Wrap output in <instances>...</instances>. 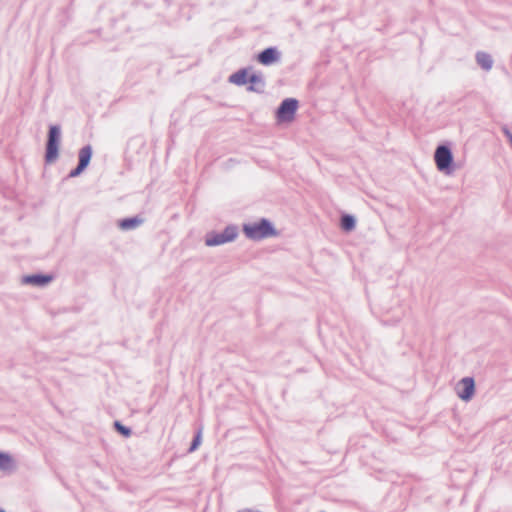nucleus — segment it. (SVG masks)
I'll return each instance as SVG.
<instances>
[{
    "instance_id": "4",
    "label": "nucleus",
    "mask_w": 512,
    "mask_h": 512,
    "mask_svg": "<svg viewBox=\"0 0 512 512\" xmlns=\"http://www.w3.org/2000/svg\"><path fill=\"white\" fill-rule=\"evenodd\" d=\"M298 109V101L293 98L285 99L277 110L276 118L279 123H289L293 121Z\"/></svg>"
},
{
    "instance_id": "19",
    "label": "nucleus",
    "mask_w": 512,
    "mask_h": 512,
    "mask_svg": "<svg viewBox=\"0 0 512 512\" xmlns=\"http://www.w3.org/2000/svg\"><path fill=\"white\" fill-rule=\"evenodd\" d=\"M509 142H510V144L512 145V138H511V140H509Z\"/></svg>"
},
{
    "instance_id": "8",
    "label": "nucleus",
    "mask_w": 512,
    "mask_h": 512,
    "mask_svg": "<svg viewBox=\"0 0 512 512\" xmlns=\"http://www.w3.org/2000/svg\"><path fill=\"white\" fill-rule=\"evenodd\" d=\"M279 59H280V53L274 47H270V48L263 50L257 56V61L260 64L265 65V66L271 65V64L277 62Z\"/></svg>"
},
{
    "instance_id": "9",
    "label": "nucleus",
    "mask_w": 512,
    "mask_h": 512,
    "mask_svg": "<svg viewBox=\"0 0 512 512\" xmlns=\"http://www.w3.org/2000/svg\"><path fill=\"white\" fill-rule=\"evenodd\" d=\"M476 62L477 64L485 71H490L493 67V58L490 54L479 51L476 53Z\"/></svg>"
},
{
    "instance_id": "18",
    "label": "nucleus",
    "mask_w": 512,
    "mask_h": 512,
    "mask_svg": "<svg viewBox=\"0 0 512 512\" xmlns=\"http://www.w3.org/2000/svg\"><path fill=\"white\" fill-rule=\"evenodd\" d=\"M502 132L504 133V135L508 138V140H511L512 138V133L510 132V130L506 127V126H503L502 127Z\"/></svg>"
},
{
    "instance_id": "14",
    "label": "nucleus",
    "mask_w": 512,
    "mask_h": 512,
    "mask_svg": "<svg viewBox=\"0 0 512 512\" xmlns=\"http://www.w3.org/2000/svg\"><path fill=\"white\" fill-rule=\"evenodd\" d=\"M247 84H250V87H249L250 90L257 91L258 86H260L262 84V79L259 75L255 74L251 70H249Z\"/></svg>"
},
{
    "instance_id": "16",
    "label": "nucleus",
    "mask_w": 512,
    "mask_h": 512,
    "mask_svg": "<svg viewBox=\"0 0 512 512\" xmlns=\"http://www.w3.org/2000/svg\"><path fill=\"white\" fill-rule=\"evenodd\" d=\"M201 441H202V433H201V430H200V431H198L197 435L195 436L189 451L190 452L195 451L200 446Z\"/></svg>"
},
{
    "instance_id": "20",
    "label": "nucleus",
    "mask_w": 512,
    "mask_h": 512,
    "mask_svg": "<svg viewBox=\"0 0 512 512\" xmlns=\"http://www.w3.org/2000/svg\"><path fill=\"white\" fill-rule=\"evenodd\" d=\"M0 512H4V511L0 509Z\"/></svg>"
},
{
    "instance_id": "13",
    "label": "nucleus",
    "mask_w": 512,
    "mask_h": 512,
    "mask_svg": "<svg viewBox=\"0 0 512 512\" xmlns=\"http://www.w3.org/2000/svg\"><path fill=\"white\" fill-rule=\"evenodd\" d=\"M142 223V219L138 217L123 219L119 222L122 230H130L138 227Z\"/></svg>"
},
{
    "instance_id": "12",
    "label": "nucleus",
    "mask_w": 512,
    "mask_h": 512,
    "mask_svg": "<svg viewBox=\"0 0 512 512\" xmlns=\"http://www.w3.org/2000/svg\"><path fill=\"white\" fill-rule=\"evenodd\" d=\"M356 226V219L354 216L345 214L341 217V228L346 231L350 232L355 229Z\"/></svg>"
},
{
    "instance_id": "1",
    "label": "nucleus",
    "mask_w": 512,
    "mask_h": 512,
    "mask_svg": "<svg viewBox=\"0 0 512 512\" xmlns=\"http://www.w3.org/2000/svg\"><path fill=\"white\" fill-rule=\"evenodd\" d=\"M243 231L248 238L253 240H260L276 235V231L271 223L265 219L244 225Z\"/></svg>"
},
{
    "instance_id": "6",
    "label": "nucleus",
    "mask_w": 512,
    "mask_h": 512,
    "mask_svg": "<svg viewBox=\"0 0 512 512\" xmlns=\"http://www.w3.org/2000/svg\"><path fill=\"white\" fill-rule=\"evenodd\" d=\"M457 396L463 401H469L472 399L475 393V382L471 377H465L461 379L456 388Z\"/></svg>"
},
{
    "instance_id": "11",
    "label": "nucleus",
    "mask_w": 512,
    "mask_h": 512,
    "mask_svg": "<svg viewBox=\"0 0 512 512\" xmlns=\"http://www.w3.org/2000/svg\"><path fill=\"white\" fill-rule=\"evenodd\" d=\"M52 280L51 276H43V275H33L28 276L24 279L25 283L36 285V286H42L47 283H49Z\"/></svg>"
},
{
    "instance_id": "5",
    "label": "nucleus",
    "mask_w": 512,
    "mask_h": 512,
    "mask_svg": "<svg viewBox=\"0 0 512 512\" xmlns=\"http://www.w3.org/2000/svg\"><path fill=\"white\" fill-rule=\"evenodd\" d=\"M237 236L235 227H227L222 233H211L206 236L207 246H217L233 241Z\"/></svg>"
},
{
    "instance_id": "3",
    "label": "nucleus",
    "mask_w": 512,
    "mask_h": 512,
    "mask_svg": "<svg viewBox=\"0 0 512 512\" xmlns=\"http://www.w3.org/2000/svg\"><path fill=\"white\" fill-rule=\"evenodd\" d=\"M60 141V130L57 126H51L48 134L45 159L52 163L58 158V147Z\"/></svg>"
},
{
    "instance_id": "2",
    "label": "nucleus",
    "mask_w": 512,
    "mask_h": 512,
    "mask_svg": "<svg viewBox=\"0 0 512 512\" xmlns=\"http://www.w3.org/2000/svg\"><path fill=\"white\" fill-rule=\"evenodd\" d=\"M434 160L436 167L439 171L450 174L451 164L453 162V155L451 149L446 145H440L436 148L434 153Z\"/></svg>"
},
{
    "instance_id": "17",
    "label": "nucleus",
    "mask_w": 512,
    "mask_h": 512,
    "mask_svg": "<svg viewBox=\"0 0 512 512\" xmlns=\"http://www.w3.org/2000/svg\"><path fill=\"white\" fill-rule=\"evenodd\" d=\"M115 428L117 429L118 432H120L125 437H128L131 434L130 430L128 428L124 427L123 425H121L119 422H115Z\"/></svg>"
},
{
    "instance_id": "15",
    "label": "nucleus",
    "mask_w": 512,
    "mask_h": 512,
    "mask_svg": "<svg viewBox=\"0 0 512 512\" xmlns=\"http://www.w3.org/2000/svg\"><path fill=\"white\" fill-rule=\"evenodd\" d=\"M13 466V459L10 455L0 452V469L9 470Z\"/></svg>"
},
{
    "instance_id": "7",
    "label": "nucleus",
    "mask_w": 512,
    "mask_h": 512,
    "mask_svg": "<svg viewBox=\"0 0 512 512\" xmlns=\"http://www.w3.org/2000/svg\"><path fill=\"white\" fill-rule=\"evenodd\" d=\"M92 156V149L90 146H85L79 151V164L76 169L70 172V177L78 176L89 164Z\"/></svg>"
},
{
    "instance_id": "10",
    "label": "nucleus",
    "mask_w": 512,
    "mask_h": 512,
    "mask_svg": "<svg viewBox=\"0 0 512 512\" xmlns=\"http://www.w3.org/2000/svg\"><path fill=\"white\" fill-rule=\"evenodd\" d=\"M250 69H242L230 76V82L236 85H244L248 83Z\"/></svg>"
}]
</instances>
